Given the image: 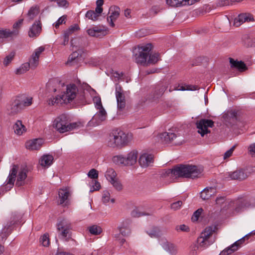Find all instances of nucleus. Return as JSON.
Wrapping results in <instances>:
<instances>
[{"instance_id": "obj_48", "label": "nucleus", "mask_w": 255, "mask_h": 255, "mask_svg": "<svg viewBox=\"0 0 255 255\" xmlns=\"http://www.w3.org/2000/svg\"><path fill=\"white\" fill-rule=\"evenodd\" d=\"M146 232L151 238H157L160 235L159 229L156 227H154L152 230L147 231Z\"/></svg>"}, {"instance_id": "obj_10", "label": "nucleus", "mask_w": 255, "mask_h": 255, "mask_svg": "<svg viewBox=\"0 0 255 255\" xmlns=\"http://www.w3.org/2000/svg\"><path fill=\"white\" fill-rule=\"evenodd\" d=\"M116 97L118 109L123 110L126 106V99L124 91L121 86L117 84L116 85Z\"/></svg>"}, {"instance_id": "obj_36", "label": "nucleus", "mask_w": 255, "mask_h": 255, "mask_svg": "<svg viewBox=\"0 0 255 255\" xmlns=\"http://www.w3.org/2000/svg\"><path fill=\"white\" fill-rule=\"evenodd\" d=\"M167 5L171 7L185 6L184 0H166Z\"/></svg>"}, {"instance_id": "obj_56", "label": "nucleus", "mask_w": 255, "mask_h": 255, "mask_svg": "<svg viewBox=\"0 0 255 255\" xmlns=\"http://www.w3.org/2000/svg\"><path fill=\"white\" fill-rule=\"evenodd\" d=\"M250 234L246 235L244 237H243L242 238L240 239V240H238L236 242H235L233 245L235 246L236 248L238 247V249L239 247H240L241 245L244 243L246 239H248V236Z\"/></svg>"}, {"instance_id": "obj_7", "label": "nucleus", "mask_w": 255, "mask_h": 255, "mask_svg": "<svg viewBox=\"0 0 255 255\" xmlns=\"http://www.w3.org/2000/svg\"><path fill=\"white\" fill-rule=\"evenodd\" d=\"M78 89L77 86L71 84L66 86V90L61 96L62 102L64 103H69L76 97Z\"/></svg>"}, {"instance_id": "obj_21", "label": "nucleus", "mask_w": 255, "mask_h": 255, "mask_svg": "<svg viewBox=\"0 0 255 255\" xmlns=\"http://www.w3.org/2000/svg\"><path fill=\"white\" fill-rule=\"evenodd\" d=\"M99 111L95 114L92 119V122H95L96 125H99L105 121L107 118V113L104 108L98 109Z\"/></svg>"}, {"instance_id": "obj_44", "label": "nucleus", "mask_w": 255, "mask_h": 255, "mask_svg": "<svg viewBox=\"0 0 255 255\" xmlns=\"http://www.w3.org/2000/svg\"><path fill=\"white\" fill-rule=\"evenodd\" d=\"M89 231L92 235H98L102 232V229L99 226L93 225L89 228Z\"/></svg>"}, {"instance_id": "obj_22", "label": "nucleus", "mask_w": 255, "mask_h": 255, "mask_svg": "<svg viewBox=\"0 0 255 255\" xmlns=\"http://www.w3.org/2000/svg\"><path fill=\"white\" fill-rule=\"evenodd\" d=\"M23 108L19 103L18 101L15 99L12 102L11 104L7 109L8 114L14 115L19 112Z\"/></svg>"}, {"instance_id": "obj_52", "label": "nucleus", "mask_w": 255, "mask_h": 255, "mask_svg": "<svg viewBox=\"0 0 255 255\" xmlns=\"http://www.w3.org/2000/svg\"><path fill=\"white\" fill-rule=\"evenodd\" d=\"M62 100L61 96H57L50 98L48 101L49 105H54L55 104L62 103Z\"/></svg>"}, {"instance_id": "obj_64", "label": "nucleus", "mask_w": 255, "mask_h": 255, "mask_svg": "<svg viewBox=\"0 0 255 255\" xmlns=\"http://www.w3.org/2000/svg\"><path fill=\"white\" fill-rule=\"evenodd\" d=\"M112 76L115 78V80H119L123 77V73L118 71H113Z\"/></svg>"}, {"instance_id": "obj_26", "label": "nucleus", "mask_w": 255, "mask_h": 255, "mask_svg": "<svg viewBox=\"0 0 255 255\" xmlns=\"http://www.w3.org/2000/svg\"><path fill=\"white\" fill-rule=\"evenodd\" d=\"M229 175L232 179L244 180L249 175L248 172L245 170H236L229 173Z\"/></svg>"}, {"instance_id": "obj_62", "label": "nucleus", "mask_w": 255, "mask_h": 255, "mask_svg": "<svg viewBox=\"0 0 255 255\" xmlns=\"http://www.w3.org/2000/svg\"><path fill=\"white\" fill-rule=\"evenodd\" d=\"M182 205V201H178L171 204L170 206L172 209H173L174 210H176L179 209L181 207Z\"/></svg>"}, {"instance_id": "obj_11", "label": "nucleus", "mask_w": 255, "mask_h": 255, "mask_svg": "<svg viewBox=\"0 0 255 255\" xmlns=\"http://www.w3.org/2000/svg\"><path fill=\"white\" fill-rule=\"evenodd\" d=\"M44 50V48L42 46L39 47L35 49L33 54L29 58L28 62H27L29 64V67L31 69H34L37 67L39 64V56Z\"/></svg>"}, {"instance_id": "obj_54", "label": "nucleus", "mask_w": 255, "mask_h": 255, "mask_svg": "<svg viewBox=\"0 0 255 255\" xmlns=\"http://www.w3.org/2000/svg\"><path fill=\"white\" fill-rule=\"evenodd\" d=\"M93 101L95 104V106L97 109L103 108L101 102V99L100 97L96 96L94 97Z\"/></svg>"}, {"instance_id": "obj_43", "label": "nucleus", "mask_w": 255, "mask_h": 255, "mask_svg": "<svg viewBox=\"0 0 255 255\" xmlns=\"http://www.w3.org/2000/svg\"><path fill=\"white\" fill-rule=\"evenodd\" d=\"M102 201L105 204L109 203H114L115 202V199L114 198H111L109 192L106 190L103 193Z\"/></svg>"}, {"instance_id": "obj_20", "label": "nucleus", "mask_w": 255, "mask_h": 255, "mask_svg": "<svg viewBox=\"0 0 255 255\" xmlns=\"http://www.w3.org/2000/svg\"><path fill=\"white\" fill-rule=\"evenodd\" d=\"M161 142L163 143H169L173 141L177 137V135L171 131L161 133L159 135Z\"/></svg>"}, {"instance_id": "obj_32", "label": "nucleus", "mask_w": 255, "mask_h": 255, "mask_svg": "<svg viewBox=\"0 0 255 255\" xmlns=\"http://www.w3.org/2000/svg\"><path fill=\"white\" fill-rule=\"evenodd\" d=\"M198 89L197 86H192V85H183V84H178V85H176L174 87L173 89L170 88L169 89V92L172 91L173 90L177 91H194Z\"/></svg>"}, {"instance_id": "obj_40", "label": "nucleus", "mask_w": 255, "mask_h": 255, "mask_svg": "<svg viewBox=\"0 0 255 255\" xmlns=\"http://www.w3.org/2000/svg\"><path fill=\"white\" fill-rule=\"evenodd\" d=\"M105 176L110 182L117 179V174L112 168L108 169L105 173Z\"/></svg>"}, {"instance_id": "obj_58", "label": "nucleus", "mask_w": 255, "mask_h": 255, "mask_svg": "<svg viewBox=\"0 0 255 255\" xmlns=\"http://www.w3.org/2000/svg\"><path fill=\"white\" fill-rule=\"evenodd\" d=\"M245 45L248 47H255V38H250L247 40L245 42Z\"/></svg>"}, {"instance_id": "obj_12", "label": "nucleus", "mask_w": 255, "mask_h": 255, "mask_svg": "<svg viewBox=\"0 0 255 255\" xmlns=\"http://www.w3.org/2000/svg\"><path fill=\"white\" fill-rule=\"evenodd\" d=\"M160 245L163 249L170 255H176L178 253L177 247L173 244L169 242L165 238H161L159 240Z\"/></svg>"}, {"instance_id": "obj_23", "label": "nucleus", "mask_w": 255, "mask_h": 255, "mask_svg": "<svg viewBox=\"0 0 255 255\" xmlns=\"http://www.w3.org/2000/svg\"><path fill=\"white\" fill-rule=\"evenodd\" d=\"M138 157V152L132 150L129 151L126 157V166H132L136 163Z\"/></svg>"}, {"instance_id": "obj_8", "label": "nucleus", "mask_w": 255, "mask_h": 255, "mask_svg": "<svg viewBox=\"0 0 255 255\" xmlns=\"http://www.w3.org/2000/svg\"><path fill=\"white\" fill-rule=\"evenodd\" d=\"M58 236L62 239H66L70 236L71 224L66 219H62L57 224Z\"/></svg>"}, {"instance_id": "obj_19", "label": "nucleus", "mask_w": 255, "mask_h": 255, "mask_svg": "<svg viewBox=\"0 0 255 255\" xmlns=\"http://www.w3.org/2000/svg\"><path fill=\"white\" fill-rule=\"evenodd\" d=\"M253 19V17L250 14L242 13L239 14L234 19V24L238 27L246 21H251Z\"/></svg>"}, {"instance_id": "obj_57", "label": "nucleus", "mask_w": 255, "mask_h": 255, "mask_svg": "<svg viewBox=\"0 0 255 255\" xmlns=\"http://www.w3.org/2000/svg\"><path fill=\"white\" fill-rule=\"evenodd\" d=\"M203 211V210L202 208L198 209L196 210L193 214V215L192 217V220L194 221H197L200 216L201 215Z\"/></svg>"}, {"instance_id": "obj_46", "label": "nucleus", "mask_w": 255, "mask_h": 255, "mask_svg": "<svg viewBox=\"0 0 255 255\" xmlns=\"http://www.w3.org/2000/svg\"><path fill=\"white\" fill-rule=\"evenodd\" d=\"M203 250L201 249V248L199 247V246L196 243V244H194L191 246L190 255H197L200 251Z\"/></svg>"}, {"instance_id": "obj_17", "label": "nucleus", "mask_w": 255, "mask_h": 255, "mask_svg": "<svg viewBox=\"0 0 255 255\" xmlns=\"http://www.w3.org/2000/svg\"><path fill=\"white\" fill-rule=\"evenodd\" d=\"M88 35L92 37L103 36L106 34V31L104 28L100 26H94L87 30Z\"/></svg>"}, {"instance_id": "obj_53", "label": "nucleus", "mask_w": 255, "mask_h": 255, "mask_svg": "<svg viewBox=\"0 0 255 255\" xmlns=\"http://www.w3.org/2000/svg\"><path fill=\"white\" fill-rule=\"evenodd\" d=\"M67 18V16L66 15H64L58 18V19L53 24V26L56 28H58L60 25L62 23H65L66 22V19Z\"/></svg>"}, {"instance_id": "obj_28", "label": "nucleus", "mask_w": 255, "mask_h": 255, "mask_svg": "<svg viewBox=\"0 0 255 255\" xmlns=\"http://www.w3.org/2000/svg\"><path fill=\"white\" fill-rule=\"evenodd\" d=\"M14 132L17 135H21L26 131V128L20 120H17L13 126Z\"/></svg>"}, {"instance_id": "obj_34", "label": "nucleus", "mask_w": 255, "mask_h": 255, "mask_svg": "<svg viewBox=\"0 0 255 255\" xmlns=\"http://www.w3.org/2000/svg\"><path fill=\"white\" fill-rule=\"evenodd\" d=\"M23 19H20L18 20L17 21H16L13 24L12 26V30H10L9 29V32H15V34L14 35H10L11 39H13L14 37H16L18 35L19 30L23 22Z\"/></svg>"}, {"instance_id": "obj_42", "label": "nucleus", "mask_w": 255, "mask_h": 255, "mask_svg": "<svg viewBox=\"0 0 255 255\" xmlns=\"http://www.w3.org/2000/svg\"><path fill=\"white\" fill-rule=\"evenodd\" d=\"M15 32H9V29L0 28V39L10 38V35H14Z\"/></svg>"}, {"instance_id": "obj_27", "label": "nucleus", "mask_w": 255, "mask_h": 255, "mask_svg": "<svg viewBox=\"0 0 255 255\" xmlns=\"http://www.w3.org/2000/svg\"><path fill=\"white\" fill-rule=\"evenodd\" d=\"M129 223L130 221L128 220H125L121 223L120 225L118 227L120 234L123 236H127L130 234Z\"/></svg>"}, {"instance_id": "obj_61", "label": "nucleus", "mask_w": 255, "mask_h": 255, "mask_svg": "<svg viewBox=\"0 0 255 255\" xmlns=\"http://www.w3.org/2000/svg\"><path fill=\"white\" fill-rule=\"evenodd\" d=\"M236 147V145L233 146L230 149L227 150L224 154V159H226L232 156L234 150Z\"/></svg>"}, {"instance_id": "obj_4", "label": "nucleus", "mask_w": 255, "mask_h": 255, "mask_svg": "<svg viewBox=\"0 0 255 255\" xmlns=\"http://www.w3.org/2000/svg\"><path fill=\"white\" fill-rule=\"evenodd\" d=\"M152 49L151 43L142 44L135 49L134 59L136 63L143 66L147 65L149 52Z\"/></svg>"}, {"instance_id": "obj_9", "label": "nucleus", "mask_w": 255, "mask_h": 255, "mask_svg": "<svg viewBox=\"0 0 255 255\" xmlns=\"http://www.w3.org/2000/svg\"><path fill=\"white\" fill-rule=\"evenodd\" d=\"M198 132L202 136L210 132L208 128H212L214 125V122L211 120L202 119L196 123Z\"/></svg>"}, {"instance_id": "obj_33", "label": "nucleus", "mask_w": 255, "mask_h": 255, "mask_svg": "<svg viewBox=\"0 0 255 255\" xmlns=\"http://www.w3.org/2000/svg\"><path fill=\"white\" fill-rule=\"evenodd\" d=\"M22 218V214L17 212H12L10 215L9 222L7 224L8 226H11L17 224Z\"/></svg>"}, {"instance_id": "obj_60", "label": "nucleus", "mask_w": 255, "mask_h": 255, "mask_svg": "<svg viewBox=\"0 0 255 255\" xmlns=\"http://www.w3.org/2000/svg\"><path fill=\"white\" fill-rule=\"evenodd\" d=\"M88 175L91 178L96 179L98 177V173L96 169H92L88 172Z\"/></svg>"}, {"instance_id": "obj_47", "label": "nucleus", "mask_w": 255, "mask_h": 255, "mask_svg": "<svg viewBox=\"0 0 255 255\" xmlns=\"http://www.w3.org/2000/svg\"><path fill=\"white\" fill-rule=\"evenodd\" d=\"M15 56V53L14 52H11L4 58L3 64L5 66H7L12 61Z\"/></svg>"}, {"instance_id": "obj_63", "label": "nucleus", "mask_w": 255, "mask_h": 255, "mask_svg": "<svg viewBox=\"0 0 255 255\" xmlns=\"http://www.w3.org/2000/svg\"><path fill=\"white\" fill-rule=\"evenodd\" d=\"M57 3L61 7L67 8L69 6V2L66 0H58Z\"/></svg>"}, {"instance_id": "obj_51", "label": "nucleus", "mask_w": 255, "mask_h": 255, "mask_svg": "<svg viewBox=\"0 0 255 255\" xmlns=\"http://www.w3.org/2000/svg\"><path fill=\"white\" fill-rule=\"evenodd\" d=\"M80 29V27L77 24H74L71 25L68 29L65 30L64 32H66L69 35H71L74 32L78 31Z\"/></svg>"}, {"instance_id": "obj_6", "label": "nucleus", "mask_w": 255, "mask_h": 255, "mask_svg": "<svg viewBox=\"0 0 255 255\" xmlns=\"http://www.w3.org/2000/svg\"><path fill=\"white\" fill-rule=\"evenodd\" d=\"M17 167L13 165L10 170L9 175L3 184L0 187V196H2L4 192L10 190L13 186L15 181Z\"/></svg>"}, {"instance_id": "obj_25", "label": "nucleus", "mask_w": 255, "mask_h": 255, "mask_svg": "<svg viewBox=\"0 0 255 255\" xmlns=\"http://www.w3.org/2000/svg\"><path fill=\"white\" fill-rule=\"evenodd\" d=\"M40 12V6L38 4H34L31 6L28 10L26 15L28 21L33 20Z\"/></svg>"}, {"instance_id": "obj_30", "label": "nucleus", "mask_w": 255, "mask_h": 255, "mask_svg": "<svg viewBox=\"0 0 255 255\" xmlns=\"http://www.w3.org/2000/svg\"><path fill=\"white\" fill-rule=\"evenodd\" d=\"M20 105L23 109L25 107L29 106L32 104V98L25 95H21L16 97Z\"/></svg>"}, {"instance_id": "obj_1", "label": "nucleus", "mask_w": 255, "mask_h": 255, "mask_svg": "<svg viewBox=\"0 0 255 255\" xmlns=\"http://www.w3.org/2000/svg\"><path fill=\"white\" fill-rule=\"evenodd\" d=\"M201 173V170L196 166L180 164L173 169H169L162 174L164 177H177L194 178L198 177Z\"/></svg>"}, {"instance_id": "obj_13", "label": "nucleus", "mask_w": 255, "mask_h": 255, "mask_svg": "<svg viewBox=\"0 0 255 255\" xmlns=\"http://www.w3.org/2000/svg\"><path fill=\"white\" fill-rule=\"evenodd\" d=\"M153 160V156L152 154L144 153L139 156L138 163L141 167L146 168L152 165Z\"/></svg>"}, {"instance_id": "obj_5", "label": "nucleus", "mask_w": 255, "mask_h": 255, "mask_svg": "<svg viewBox=\"0 0 255 255\" xmlns=\"http://www.w3.org/2000/svg\"><path fill=\"white\" fill-rule=\"evenodd\" d=\"M80 123H69L65 116L57 117L53 122V127L60 133H64L79 128Z\"/></svg>"}, {"instance_id": "obj_49", "label": "nucleus", "mask_w": 255, "mask_h": 255, "mask_svg": "<svg viewBox=\"0 0 255 255\" xmlns=\"http://www.w3.org/2000/svg\"><path fill=\"white\" fill-rule=\"evenodd\" d=\"M40 242L44 247H48L50 244V241L47 234H45L40 238Z\"/></svg>"}, {"instance_id": "obj_15", "label": "nucleus", "mask_w": 255, "mask_h": 255, "mask_svg": "<svg viewBox=\"0 0 255 255\" xmlns=\"http://www.w3.org/2000/svg\"><path fill=\"white\" fill-rule=\"evenodd\" d=\"M109 14L107 21L111 27H114V21L118 19L120 15V8L116 6L111 7L109 9Z\"/></svg>"}, {"instance_id": "obj_35", "label": "nucleus", "mask_w": 255, "mask_h": 255, "mask_svg": "<svg viewBox=\"0 0 255 255\" xmlns=\"http://www.w3.org/2000/svg\"><path fill=\"white\" fill-rule=\"evenodd\" d=\"M230 62L232 67L237 68L241 71H245L247 69L245 64L242 61H235L230 58Z\"/></svg>"}, {"instance_id": "obj_41", "label": "nucleus", "mask_w": 255, "mask_h": 255, "mask_svg": "<svg viewBox=\"0 0 255 255\" xmlns=\"http://www.w3.org/2000/svg\"><path fill=\"white\" fill-rule=\"evenodd\" d=\"M159 60V55L158 53H153L152 54H149L147 60V65L148 66L150 64H154Z\"/></svg>"}, {"instance_id": "obj_16", "label": "nucleus", "mask_w": 255, "mask_h": 255, "mask_svg": "<svg viewBox=\"0 0 255 255\" xmlns=\"http://www.w3.org/2000/svg\"><path fill=\"white\" fill-rule=\"evenodd\" d=\"M41 23L40 19L36 20L29 28L28 36L30 37H37L41 31Z\"/></svg>"}, {"instance_id": "obj_55", "label": "nucleus", "mask_w": 255, "mask_h": 255, "mask_svg": "<svg viewBox=\"0 0 255 255\" xmlns=\"http://www.w3.org/2000/svg\"><path fill=\"white\" fill-rule=\"evenodd\" d=\"M110 183L113 185V186L114 187V188L120 191L123 188V186L121 182L117 179H115L114 180L110 182Z\"/></svg>"}, {"instance_id": "obj_29", "label": "nucleus", "mask_w": 255, "mask_h": 255, "mask_svg": "<svg viewBox=\"0 0 255 255\" xmlns=\"http://www.w3.org/2000/svg\"><path fill=\"white\" fill-rule=\"evenodd\" d=\"M70 192L68 188H64L59 189L58 192V200L60 204L67 201L70 196Z\"/></svg>"}, {"instance_id": "obj_50", "label": "nucleus", "mask_w": 255, "mask_h": 255, "mask_svg": "<svg viewBox=\"0 0 255 255\" xmlns=\"http://www.w3.org/2000/svg\"><path fill=\"white\" fill-rule=\"evenodd\" d=\"M85 16L93 21H96L98 20L99 18L98 16L95 13V12L92 10L87 11L85 14Z\"/></svg>"}, {"instance_id": "obj_59", "label": "nucleus", "mask_w": 255, "mask_h": 255, "mask_svg": "<svg viewBox=\"0 0 255 255\" xmlns=\"http://www.w3.org/2000/svg\"><path fill=\"white\" fill-rule=\"evenodd\" d=\"M243 0H221V4L223 6L232 5L235 2H240Z\"/></svg>"}, {"instance_id": "obj_37", "label": "nucleus", "mask_w": 255, "mask_h": 255, "mask_svg": "<svg viewBox=\"0 0 255 255\" xmlns=\"http://www.w3.org/2000/svg\"><path fill=\"white\" fill-rule=\"evenodd\" d=\"M112 160L117 165L126 166V157L123 155H117L114 156Z\"/></svg>"}, {"instance_id": "obj_31", "label": "nucleus", "mask_w": 255, "mask_h": 255, "mask_svg": "<svg viewBox=\"0 0 255 255\" xmlns=\"http://www.w3.org/2000/svg\"><path fill=\"white\" fill-rule=\"evenodd\" d=\"M216 193V189L214 187H207L200 193V197L203 200H207Z\"/></svg>"}, {"instance_id": "obj_45", "label": "nucleus", "mask_w": 255, "mask_h": 255, "mask_svg": "<svg viewBox=\"0 0 255 255\" xmlns=\"http://www.w3.org/2000/svg\"><path fill=\"white\" fill-rule=\"evenodd\" d=\"M237 250H238V247L236 248L235 246L232 244L231 246L223 250L219 255H229Z\"/></svg>"}, {"instance_id": "obj_2", "label": "nucleus", "mask_w": 255, "mask_h": 255, "mask_svg": "<svg viewBox=\"0 0 255 255\" xmlns=\"http://www.w3.org/2000/svg\"><path fill=\"white\" fill-rule=\"evenodd\" d=\"M128 135L122 130L117 129L112 131L107 139L108 146L118 147L127 143Z\"/></svg>"}, {"instance_id": "obj_14", "label": "nucleus", "mask_w": 255, "mask_h": 255, "mask_svg": "<svg viewBox=\"0 0 255 255\" xmlns=\"http://www.w3.org/2000/svg\"><path fill=\"white\" fill-rule=\"evenodd\" d=\"M13 165L12 167L13 166ZM17 167V170H18V167L15 165ZM15 178L16 180V186L20 187L24 185L25 184V180L27 177V170L25 168L21 169L18 171H16Z\"/></svg>"}, {"instance_id": "obj_24", "label": "nucleus", "mask_w": 255, "mask_h": 255, "mask_svg": "<svg viewBox=\"0 0 255 255\" xmlns=\"http://www.w3.org/2000/svg\"><path fill=\"white\" fill-rule=\"evenodd\" d=\"M54 158L50 154H44L39 160V164L42 167L48 168L53 163Z\"/></svg>"}, {"instance_id": "obj_38", "label": "nucleus", "mask_w": 255, "mask_h": 255, "mask_svg": "<svg viewBox=\"0 0 255 255\" xmlns=\"http://www.w3.org/2000/svg\"><path fill=\"white\" fill-rule=\"evenodd\" d=\"M11 226H8L7 224L1 231L0 233V242H3L5 240L7 236L10 233V230L9 228Z\"/></svg>"}, {"instance_id": "obj_3", "label": "nucleus", "mask_w": 255, "mask_h": 255, "mask_svg": "<svg viewBox=\"0 0 255 255\" xmlns=\"http://www.w3.org/2000/svg\"><path fill=\"white\" fill-rule=\"evenodd\" d=\"M215 229V227L209 226L206 228L201 233L197 240V243L201 250L206 249L215 242V237L214 233Z\"/></svg>"}, {"instance_id": "obj_18", "label": "nucleus", "mask_w": 255, "mask_h": 255, "mask_svg": "<svg viewBox=\"0 0 255 255\" xmlns=\"http://www.w3.org/2000/svg\"><path fill=\"white\" fill-rule=\"evenodd\" d=\"M43 143V140L41 138H36L28 141L25 143L27 149L34 150L39 149Z\"/></svg>"}, {"instance_id": "obj_39", "label": "nucleus", "mask_w": 255, "mask_h": 255, "mask_svg": "<svg viewBox=\"0 0 255 255\" xmlns=\"http://www.w3.org/2000/svg\"><path fill=\"white\" fill-rule=\"evenodd\" d=\"M30 68L29 64L24 63L16 68L14 73L16 75H21L27 71Z\"/></svg>"}]
</instances>
